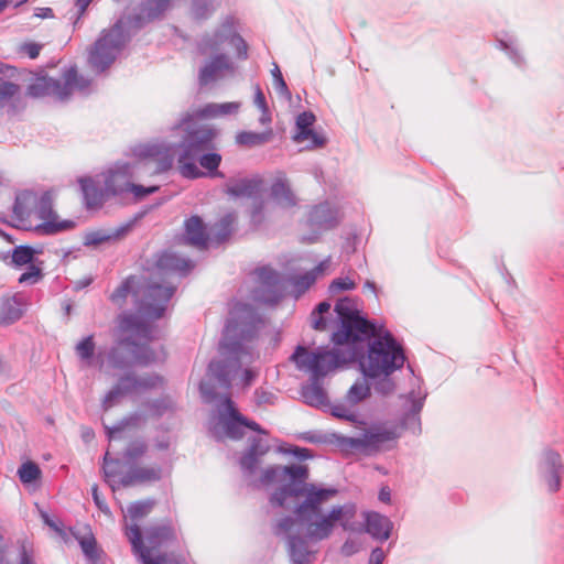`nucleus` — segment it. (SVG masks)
I'll return each mask as SVG.
<instances>
[{"label": "nucleus", "instance_id": "nucleus-1", "mask_svg": "<svg viewBox=\"0 0 564 564\" xmlns=\"http://www.w3.org/2000/svg\"><path fill=\"white\" fill-rule=\"evenodd\" d=\"M263 323L262 317L251 305L236 303L230 311V318L225 326L219 345L223 358L209 362L206 377L199 384L202 397L207 403L218 401V422L209 427L216 441H223L226 437L240 440L243 437L245 427L258 433H267L257 422L243 416L229 395L231 381L241 365L252 360L250 343Z\"/></svg>", "mask_w": 564, "mask_h": 564}, {"label": "nucleus", "instance_id": "nucleus-2", "mask_svg": "<svg viewBox=\"0 0 564 564\" xmlns=\"http://www.w3.org/2000/svg\"><path fill=\"white\" fill-rule=\"evenodd\" d=\"M307 478L308 467L306 465L271 466L262 471L260 484L271 485L289 480L271 495L270 502L273 506L283 507L288 498L303 497L294 512L307 524V536L310 539L322 541L329 538L336 523H339L345 531H355L356 505L349 502L335 506L327 514H323L322 506L337 496L338 490L306 482Z\"/></svg>", "mask_w": 564, "mask_h": 564}, {"label": "nucleus", "instance_id": "nucleus-3", "mask_svg": "<svg viewBox=\"0 0 564 564\" xmlns=\"http://www.w3.org/2000/svg\"><path fill=\"white\" fill-rule=\"evenodd\" d=\"M138 314L121 313L118 316V330L123 336L108 352V364L113 369L130 366V356L141 365H149L164 359L163 350L154 351L148 343L155 338L153 322L161 318L171 300V292L154 286L140 290L137 294Z\"/></svg>", "mask_w": 564, "mask_h": 564}, {"label": "nucleus", "instance_id": "nucleus-4", "mask_svg": "<svg viewBox=\"0 0 564 564\" xmlns=\"http://www.w3.org/2000/svg\"><path fill=\"white\" fill-rule=\"evenodd\" d=\"M131 154L137 159L133 164L117 162L100 175L101 180H79L87 209L100 208L110 196L126 194L135 172L140 169L147 167L151 174H160L167 171L173 163V150L163 142L137 144L131 149Z\"/></svg>", "mask_w": 564, "mask_h": 564}, {"label": "nucleus", "instance_id": "nucleus-5", "mask_svg": "<svg viewBox=\"0 0 564 564\" xmlns=\"http://www.w3.org/2000/svg\"><path fill=\"white\" fill-rule=\"evenodd\" d=\"M144 533L148 545H144L137 523L126 527V535L140 564H176L173 555L159 554L155 557L151 555L152 551L167 547L174 542L175 530L171 521L153 523L145 529Z\"/></svg>", "mask_w": 564, "mask_h": 564}, {"label": "nucleus", "instance_id": "nucleus-6", "mask_svg": "<svg viewBox=\"0 0 564 564\" xmlns=\"http://www.w3.org/2000/svg\"><path fill=\"white\" fill-rule=\"evenodd\" d=\"M362 356L357 345H343L332 350L318 348L310 351L303 346H297L291 360L297 369L311 372L312 379H322L332 370L341 365L354 362Z\"/></svg>", "mask_w": 564, "mask_h": 564}, {"label": "nucleus", "instance_id": "nucleus-7", "mask_svg": "<svg viewBox=\"0 0 564 564\" xmlns=\"http://www.w3.org/2000/svg\"><path fill=\"white\" fill-rule=\"evenodd\" d=\"M373 337L369 343L367 358L360 362L364 373L376 378L389 376L402 368L405 361L404 351L391 333L380 335L376 332Z\"/></svg>", "mask_w": 564, "mask_h": 564}, {"label": "nucleus", "instance_id": "nucleus-8", "mask_svg": "<svg viewBox=\"0 0 564 564\" xmlns=\"http://www.w3.org/2000/svg\"><path fill=\"white\" fill-rule=\"evenodd\" d=\"M335 312L340 321V328L332 337L335 345H358L376 335V326L358 314L354 302L348 297L337 301Z\"/></svg>", "mask_w": 564, "mask_h": 564}, {"label": "nucleus", "instance_id": "nucleus-9", "mask_svg": "<svg viewBox=\"0 0 564 564\" xmlns=\"http://www.w3.org/2000/svg\"><path fill=\"white\" fill-rule=\"evenodd\" d=\"M64 83L58 79L42 77L28 87V94L32 97L53 96L63 101L73 90L82 94L90 91L91 80L78 74L76 67H69L63 73Z\"/></svg>", "mask_w": 564, "mask_h": 564}, {"label": "nucleus", "instance_id": "nucleus-10", "mask_svg": "<svg viewBox=\"0 0 564 564\" xmlns=\"http://www.w3.org/2000/svg\"><path fill=\"white\" fill-rule=\"evenodd\" d=\"M128 37L121 23L104 31L88 53V64L96 73L105 72L120 55Z\"/></svg>", "mask_w": 564, "mask_h": 564}, {"label": "nucleus", "instance_id": "nucleus-11", "mask_svg": "<svg viewBox=\"0 0 564 564\" xmlns=\"http://www.w3.org/2000/svg\"><path fill=\"white\" fill-rule=\"evenodd\" d=\"M397 434L393 430L381 425H372L365 429L360 436H339L338 446L345 452H358L370 455L380 451L387 442L393 441Z\"/></svg>", "mask_w": 564, "mask_h": 564}, {"label": "nucleus", "instance_id": "nucleus-12", "mask_svg": "<svg viewBox=\"0 0 564 564\" xmlns=\"http://www.w3.org/2000/svg\"><path fill=\"white\" fill-rule=\"evenodd\" d=\"M259 285L252 292L256 302L276 305L283 297L284 288L280 274L270 267H261L254 271Z\"/></svg>", "mask_w": 564, "mask_h": 564}, {"label": "nucleus", "instance_id": "nucleus-13", "mask_svg": "<svg viewBox=\"0 0 564 564\" xmlns=\"http://www.w3.org/2000/svg\"><path fill=\"white\" fill-rule=\"evenodd\" d=\"M170 6L171 0H142L134 11L126 17L124 24L131 31L141 30L161 20Z\"/></svg>", "mask_w": 564, "mask_h": 564}, {"label": "nucleus", "instance_id": "nucleus-14", "mask_svg": "<svg viewBox=\"0 0 564 564\" xmlns=\"http://www.w3.org/2000/svg\"><path fill=\"white\" fill-rule=\"evenodd\" d=\"M236 65L226 54H217L207 61L199 69L198 84L206 87L223 80L236 73Z\"/></svg>", "mask_w": 564, "mask_h": 564}, {"label": "nucleus", "instance_id": "nucleus-15", "mask_svg": "<svg viewBox=\"0 0 564 564\" xmlns=\"http://www.w3.org/2000/svg\"><path fill=\"white\" fill-rule=\"evenodd\" d=\"M216 135V130L209 127H198L189 130L182 142L183 158L191 160L203 152L215 150L214 140Z\"/></svg>", "mask_w": 564, "mask_h": 564}, {"label": "nucleus", "instance_id": "nucleus-16", "mask_svg": "<svg viewBox=\"0 0 564 564\" xmlns=\"http://www.w3.org/2000/svg\"><path fill=\"white\" fill-rule=\"evenodd\" d=\"M32 214L43 220L42 227L46 234H55L74 226L72 220H57L58 217L53 210L52 200L47 194H44L40 199L36 198Z\"/></svg>", "mask_w": 564, "mask_h": 564}, {"label": "nucleus", "instance_id": "nucleus-17", "mask_svg": "<svg viewBox=\"0 0 564 564\" xmlns=\"http://www.w3.org/2000/svg\"><path fill=\"white\" fill-rule=\"evenodd\" d=\"M541 473L549 491H558L561 488L562 477L564 475V464L557 452L552 449L544 451Z\"/></svg>", "mask_w": 564, "mask_h": 564}, {"label": "nucleus", "instance_id": "nucleus-18", "mask_svg": "<svg viewBox=\"0 0 564 564\" xmlns=\"http://www.w3.org/2000/svg\"><path fill=\"white\" fill-rule=\"evenodd\" d=\"M122 395H128L139 391H145L163 386V378L158 375H147L137 377L134 375H126L120 377L117 384Z\"/></svg>", "mask_w": 564, "mask_h": 564}, {"label": "nucleus", "instance_id": "nucleus-19", "mask_svg": "<svg viewBox=\"0 0 564 564\" xmlns=\"http://www.w3.org/2000/svg\"><path fill=\"white\" fill-rule=\"evenodd\" d=\"M137 281L138 280H137L135 276H133V275L128 276L127 279H124L122 281V283L110 295V300H111L112 303H115V304H117L119 306H122L123 303L126 302L128 295L130 293H132L133 299H134L135 312H129L130 314H138V303H137L135 294L140 290H145L148 288L159 286V288L165 289L169 292H171V297L173 296V289L170 288V286H164V285H160V284H150V283L138 284L137 285Z\"/></svg>", "mask_w": 564, "mask_h": 564}, {"label": "nucleus", "instance_id": "nucleus-20", "mask_svg": "<svg viewBox=\"0 0 564 564\" xmlns=\"http://www.w3.org/2000/svg\"><path fill=\"white\" fill-rule=\"evenodd\" d=\"M208 240L209 234L206 232L205 225L200 217L192 216L185 220L183 243L204 250L208 247Z\"/></svg>", "mask_w": 564, "mask_h": 564}, {"label": "nucleus", "instance_id": "nucleus-21", "mask_svg": "<svg viewBox=\"0 0 564 564\" xmlns=\"http://www.w3.org/2000/svg\"><path fill=\"white\" fill-rule=\"evenodd\" d=\"M26 301L24 296L15 294L3 299L0 304V325H11L18 322L24 314Z\"/></svg>", "mask_w": 564, "mask_h": 564}, {"label": "nucleus", "instance_id": "nucleus-22", "mask_svg": "<svg viewBox=\"0 0 564 564\" xmlns=\"http://www.w3.org/2000/svg\"><path fill=\"white\" fill-rule=\"evenodd\" d=\"M366 532L373 539L379 541H387L390 538L392 530V522L386 516L378 512H366Z\"/></svg>", "mask_w": 564, "mask_h": 564}, {"label": "nucleus", "instance_id": "nucleus-23", "mask_svg": "<svg viewBox=\"0 0 564 564\" xmlns=\"http://www.w3.org/2000/svg\"><path fill=\"white\" fill-rule=\"evenodd\" d=\"M162 469L160 467H134L123 475L119 481L122 487H130L139 484H148L160 480Z\"/></svg>", "mask_w": 564, "mask_h": 564}, {"label": "nucleus", "instance_id": "nucleus-24", "mask_svg": "<svg viewBox=\"0 0 564 564\" xmlns=\"http://www.w3.org/2000/svg\"><path fill=\"white\" fill-rule=\"evenodd\" d=\"M135 219L130 220L116 229L107 230L99 229L91 232H88L85 236V245L86 246H98L108 241H117L123 238L134 226Z\"/></svg>", "mask_w": 564, "mask_h": 564}, {"label": "nucleus", "instance_id": "nucleus-25", "mask_svg": "<svg viewBox=\"0 0 564 564\" xmlns=\"http://www.w3.org/2000/svg\"><path fill=\"white\" fill-rule=\"evenodd\" d=\"M288 552L292 564H313V552L308 550V543L302 536L289 535Z\"/></svg>", "mask_w": 564, "mask_h": 564}, {"label": "nucleus", "instance_id": "nucleus-26", "mask_svg": "<svg viewBox=\"0 0 564 564\" xmlns=\"http://www.w3.org/2000/svg\"><path fill=\"white\" fill-rule=\"evenodd\" d=\"M262 186V178L254 176L230 182L227 185L226 192L232 197H253L261 192Z\"/></svg>", "mask_w": 564, "mask_h": 564}, {"label": "nucleus", "instance_id": "nucleus-27", "mask_svg": "<svg viewBox=\"0 0 564 564\" xmlns=\"http://www.w3.org/2000/svg\"><path fill=\"white\" fill-rule=\"evenodd\" d=\"M237 220L236 213H227L213 225L209 232L208 243L220 245L229 239Z\"/></svg>", "mask_w": 564, "mask_h": 564}, {"label": "nucleus", "instance_id": "nucleus-28", "mask_svg": "<svg viewBox=\"0 0 564 564\" xmlns=\"http://www.w3.org/2000/svg\"><path fill=\"white\" fill-rule=\"evenodd\" d=\"M241 107L238 101L223 104L209 102L195 111V117L200 119L218 118L229 115H236Z\"/></svg>", "mask_w": 564, "mask_h": 564}, {"label": "nucleus", "instance_id": "nucleus-29", "mask_svg": "<svg viewBox=\"0 0 564 564\" xmlns=\"http://www.w3.org/2000/svg\"><path fill=\"white\" fill-rule=\"evenodd\" d=\"M308 224L311 227L318 229L333 228L337 224L335 212L328 204L314 206L308 214Z\"/></svg>", "mask_w": 564, "mask_h": 564}, {"label": "nucleus", "instance_id": "nucleus-30", "mask_svg": "<svg viewBox=\"0 0 564 564\" xmlns=\"http://www.w3.org/2000/svg\"><path fill=\"white\" fill-rule=\"evenodd\" d=\"M272 198L282 207H293L297 199L285 178H276L271 185Z\"/></svg>", "mask_w": 564, "mask_h": 564}, {"label": "nucleus", "instance_id": "nucleus-31", "mask_svg": "<svg viewBox=\"0 0 564 564\" xmlns=\"http://www.w3.org/2000/svg\"><path fill=\"white\" fill-rule=\"evenodd\" d=\"M274 133L272 129L262 132L241 131L236 135V143L243 148H256L272 141Z\"/></svg>", "mask_w": 564, "mask_h": 564}, {"label": "nucleus", "instance_id": "nucleus-32", "mask_svg": "<svg viewBox=\"0 0 564 564\" xmlns=\"http://www.w3.org/2000/svg\"><path fill=\"white\" fill-rule=\"evenodd\" d=\"M318 381L319 379L311 378V383L303 386L301 391L305 403L316 408L327 404V393Z\"/></svg>", "mask_w": 564, "mask_h": 564}, {"label": "nucleus", "instance_id": "nucleus-33", "mask_svg": "<svg viewBox=\"0 0 564 564\" xmlns=\"http://www.w3.org/2000/svg\"><path fill=\"white\" fill-rule=\"evenodd\" d=\"M329 265L328 260L322 261L317 267H315L312 271L305 272L301 275H295L291 279L293 286L295 288L299 294L304 293L310 289L312 284L315 283L317 275L322 274L324 270H326Z\"/></svg>", "mask_w": 564, "mask_h": 564}, {"label": "nucleus", "instance_id": "nucleus-34", "mask_svg": "<svg viewBox=\"0 0 564 564\" xmlns=\"http://www.w3.org/2000/svg\"><path fill=\"white\" fill-rule=\"evenodd\" d=\"M36 195L33 192L24 191L17 195L13 204V214L20 220L32 215V206H35Z\"/></svg>", "mask_w": 564, "mask_h": 564}, {"label": "nucleus", "instance_id": "nucleus-35", "mask_svg": "<svg viewBox=\"0 0 564 564\" xmlns=\"http://www.w3.org/2000/svg\"><path fill=\"white\" fill-rule=\"evenodd\" d=\"M192 160L197 161L199 163V166L207 171V173H205L206 175L212 177L224 176L218 171L223 158L219 153L215 152L214 150L203 152L197 156L193 158Z\"/></svg>", "mask_w": 564, "mask_h": 564}, {"label": "nucleus", "instance_id": "nucleus-36", "mask_svg": "<svg viewBox=\"0 0 564 564\" xmlns=\"http://www.w3.org/2000/svg\"><path fill=\"white\" fill-rule=\"evenodd\" d=\"M75 351L82 361H84L87 366H91L93 356L95 352L94 336L88 335L78 341L75 347Z\"/></svg>", "mask_w": 564, "mask_h": 564}, {"label": "nucleus", "instance_id": "nucleus-37", "mask_svg": "<svg viewBox=\"0 0 564 564\" xmlns=\"http://www.w3.org/2000/svg\"><path fill=\"white\" fill-rule=\"evenodd\" d=\"M41 475L42 471L40 467L31 460L23 463L18 469L19 479L24 485L39 480Z\"/></svg>", "mask_w": 564, "mask_h": 564}, {"label": "nucleus", "instance_id": "nucleus-38", "mask_svg": "<svg viewBox=\"0 0 564 564\" xmlns=\"http://www.w3.org/2000/svg\"><path fill=\"white\" fill-rule=\"evenodd\" d=\"M17 564H37L33 543L29 540L18 541Z\"/></svg>", "mask_w": 564, "mask_h": 564}, {"label": "nucleus", "instance_id": "nucleus-39", "mask_svg": "<svg viewBox=\"0 0 564 564\" xmlns=\"http://www.w3.org/2000/svg\"><path fill=\"white\" fill-rule=\"evenodd\" d=\"M158 274L167 275L176 271V254L174 252H162L155 261Z\"/></svg>", "mask_w": 564, "mask_h": 564}, {"label": "nucleus", "instance_id": "nucleus-40", "mask_svg": "<svg viewBox=\"0 0 564 564\" xmlns=\"http://www.w3.org/2000/svg\"><path fill=\"white\" fill-rule=\"evenodd\" d=\"M293 139L297 143L310 141V144L306 147L307 149L322 148L326 143V139L313 129L295 132Z\"/></svg>", "mask_w": 564, "mask_h": 564}, {"label": "nucleus", "instance_id": "nucleus-41", "mask_svg": "<svg viewBox=\"0 0 564 564\" xmlns=\"http://www.w3.org/2000/svg\"><path fill=\"white\" fill-rule=\"evenodd\" d=\"M144 422V417L139 413H133L130 416L122 420L118 425L108 427L107 435L110 440L116 438L127 426H139Z\"/></svg>", "mask_w": 564, "mask_h": 564}, {"label": "nucleus", "instance_id": "nucleus-42", "mask_svg": "<svg viewBox=\"0 0 564 564\" xmlns=\"http://www.w3.org/2000/svg\"><path fill=\"white\" fill-rule=\"evenodd\" d=\"M370 393V389L365 381H357L354 383L347 392V400L356 404L366 399Z\"/></svg>", "mask_w": 564, "mask_h": 564}, {"label": "nucleus", "instance_id": "nucleus-43", "mask_svg": "<svg viewBox=\"0 0 564 564\" xmlns=\"http://www.w3.org/2000/svg\"><path fill=\"white\" fill-rule=\"evenodd\" d=\"M152 508H153V502L150 500L137 501V502L131 503L128 507L127 512L131 520H139V519L145 517L147 514H149L150 511L152 510Z\"/></svg>", "mask_w": 564, "mask_h": 564}, {"label": "nucleus", "instance_id": "nucleus-44", "mask_svg": "<svg viewBox=\"0 0 564 564\" xmlns=\"http://www.w3.org/2000/svg\"><path fill=\"white\" fill-rule=\"evenodd\" d=\"M147 443L142 440L132 441L124 451L123 457L128 462H134L147 452Z\"/></svg>", "mask_w": 564, "mask_h": 564}, {"label": "nucleus", "instance_id": "nucleus-45", "mask_svg": "<svg viewBox=\"0 0 564 564\" xmlns=\"http://www.w3.org/2000/svg\"><path fill=\"white\" fill-rule=\"evenodd\" d=\"M34 250L29 246H19L12 252V262L15 265H24L32 262Z\"/></svg>", "mask_w": 564, "mask_h": 564}, {"label": "nucleus", "instance_id": "nucleus-46", "mask_svg": "<svg viewBox=\"0 0 564 564\" xmlns=\"http://www.w3.org/2000/svg\"><path fill=\"white\" fill-rule=\"evenodd\" d=\"M330 310V304L328 302H321L316 308L313 311L312 326L316 330H324L326 328V321L322 316L324 313H327Z\"/></svg>", "mask_w": 564, "mask_h": 564}, {"label": "nucleus", "instance_id": "nucleus-47", "mask_svg": "<svg viewBox=\"0 0 564 564\" xmlns=\"http://www.w3.org/2000/svg\"><path fill=\"white\" fill-rule=\"evenodd\" d=\"M261 457L247 451L240 458V467L247 475L256 473Z\"/></svg>", "mask_w": 564, "mask_h": 564}, {"label": "nucleus", "instance_id": "nucleus-48", "mask_svg": "<svg viewBox=\"0 0 564 564\" xmlns=\"http://www.w3.org/2000/svg\"><path fill=\"white\" fill-rule=\"evenodd\" d=\"M214 11L210 0H193L192 12L196 19H206Z\"/></svg>", "mask_w": 564, "mask_h": 564}, {"label": "nucleus", "instance_id": "nucleus-49", "mask_svg": "<svg viewBox=\"0 0 564 564\" xmlns=\"http://www.w3.org/2000/svg\"><path fill=\"white\" fill-rule=\"evenodd\" d=\"M178 166V173L189 180H195L205 176L206 174L197 166L195 162H182Z\"/></svg>", "mask_w": 564, "mask_h": 564}, {"label": "nucleus", "instance_id": "nucleus-50", "mask_svg": "<svg viewBox=\"0 0 564 564\" xmlns=\"http://www.w3.org/2000/svg\"><path fill=\"white\" fill-rule=\"evenodd\" d=\"M19 93V86L11 82L0 78V108Z\"/></svg>", "mask_w": 564, "mask_h": 564}, {"label": "nucleus", "instance_id": "nucleus-51", "mask_svg": "<svg viewBox=\"0 0 564 564\" xmlns=\"http://www.w3.org/2000/svg\"><path fill=\"white\" fill-rule=\"evenodd\" d=\"M79 544L87 558L91 561L98 558L97 543L93 535L80 539Z\"/></svg>", "mask_w": 564, "mask_h": 564}, {"label": "nucleus", "instance_id": "nucleus-52", "mask_svg": "<svg viewBox=\"0 0 564 564\" xmlns=\"http://www.w3.org/2000/svg\"><path fill=\"white\" fill-rule=\"evenodd\" d=\"M158 191H159V186H156V185L143 186V185H138V184H134L131 182L127 193L132 194L134 199L141 200L144 197H147L148 195L153 194Z\"/></svg>", "mask_w": 564, "mask_h": 564}, {"label": "nucleus", "instance_id": "nucleus-53", "mask_svg": "<svg viewBox=\"0 0 564 564\" xmlns=\"http://www.w3.org/2000/svg\"><path fill=\"white\" fill-rule=\"evenodd\" d=\"M332 414L335 417L355 422L356 421V412L351 406H347L346 404H335L332 406Z\"/></svg>", "mask_w": 564, "mask_h": 564}, {"label": "nucleus", "instance_id": "nucleus-54", "mask_svg": "<svg viewBox=\"0 0 564 564\" xmlns=\"http://www.w3.org/2000/svg\"><path fill=\"white\" fill-rule=\"evenodd\" d=\"M271 73H272L274 86H275V89L278 90V93H280L282 96L290 98L291 93H290L288 85H286L285 80L283 79L282 73L276 64H274V67L271 70Z\"/></svg>", "mask_w": 564, "mask_h": 564}, {"label": "nucleus", "instance_id": "nucleus-55", "mask_svg": "<svg viewBox=\"0 0 564 564\" xmlns=\"http://www.w3.org/2000/svg\"><path fill=\"white\" fill-rule=\"evenodd\" d=\"M355 288H356V283L350 278L345 276V278L335 279L329 285V291L332 293H335L338 291L352 290Z\"/></svg>", "mask_w": 564, "mask_h": 564}, {"label": "nucleus", "instance_id": "nucleus-56", "mask_svg": "<svg viewBox=\"0 0 564 564\" xmlns=\"http://www.w3.org/2000/svg\"><path fill=\"white\" fill-rule=\"evenodd\" d=\"M122 393L120 392V388L117 386L112 387L105 395L102 400L104 410H108L112 408L118 401L122 398Z\"/></svg>", "mask_w": 564, "mask_h": 564}, {"label": "nucleus", "instance_id": "nucleus-57", "mask_svg": "<svg viewBox=\"0 0 564 564\" xmlns=\"http://www.w3.org/2000/svg\"><path fill=\"white\" fill-rule=\"evenodd\" d=\"M42 278V272L39 268L31 265L29 267L28 271L22 273L19 278L20 283H29V284H35L37 283Z\"/></svg>", "mask_w": 564, "mask_h": 564}, {"label": "nucleus", "instance_id": "nucleus-58", "mask_svg": "<svg viewBox=\"0 0 564 564\" xmlns=\"http://www.w3.org/2000/svg\"><path fill=\"white\" fill-rule=\"evenodd\" d=\"M315 122V116L312 112H302L296 118V132L312 129Z\"/></svg>", "mask_w": 564, "mask_h": 564}, {"label": "nucleus", "instance_id": "nucleus-59", "mask_svg": "<svg viewBox=\"0 0 564 564\" xmlns=\"http://www.w3.org/2000/svg\"><path fill=\"white\" fill-rule=\"evenodd\" d=\"M230 42L236 47L238 58L247 59L248 44L246 41L239 34H234L230 39Z\"/></svg>", "mask_w": 564, "mask_h": 564}, {"label": "nucleus", "instance_id": "nucleus-60", "mask_svg": "<svg viewBox=\"0 0 564 564\" xmlns=\"http://www.w3.org/2000/svg\"><path fill=\"white\" fill-rule=\"evenodd\" d=\"M269 449H270L269 444L260 437H253L251 440L250 446L248 448L249 452H251L260 457L265 455L269 452Z\"/></svg>", "mask_w": 564, "mask_h": 564}, {"label": "nucleus", "instance_id": "nucleus-61", "mask_svg": "<svg viewBox=\"0 0 564 564\" xmlns=\"http://www.w3.org/2000/svg\"><path fill=\"white\" fill-rule=\"evenodd\" d=\"M294 524L295 520L293 518L284 517L275 523L273 532L276 535L285 534L293 529Z\"/></svg>", "mask_w": 564, "mask_h": 564}, {"label": "nucleus", "instance_id": "nucleus-62", "mask_svg": "<svg viewBox=\"0 0 564 564\" xmlns=\"http://www.w3.org/2000/svg\"><path fill=\"white\" fill-rule=\"evenodd\" d=\"M119 460L110 459L109 453L107 452L104 457V474L107 481L111 482L112 478L116 476V470L111 467V465H118Z\"/></svg>", "mask_w": 564, "mask_h": 564}, {"label": "nucleus", "instance_id": "nucleus-63", "mask_svg": "<svg viewBox=\"0 0 564 564\" xmlns=\"http://www.w3.org/2000/svg\"><path fill=\"white\" fill-rule=\"evenodd\" d=\"M361 547V544L355 540H346L340 547V552L345 556H351L356 554Z\"/></svg>", "mask_w": 564, "mask_h": 564}, {"label": "nucleus", "instance_id": "nucleus-64", "mask_svg": "<svg viewBox=\"0 0 564 564\" xmlns=\"http://www.w3.org/2000/svg\"><path fill=\"white\" fill-rule=\"evenodd\" d=\"M274 394L269 392V391H265L263 389H257L254 391V399H256V402L257 404H265V403H273V400H274Z\"/></svg>", "mask_w": 564, "mask_h": 564}]
</instances>
